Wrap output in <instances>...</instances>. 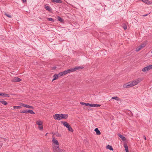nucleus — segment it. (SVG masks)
Segmentation results:
<instances>
[{"label":"nucleus","instance_id":"f257e3e1","mask_svg":"<svg viewBox=\"0 0 152 152\" xmlns=\"http://www.w3.org/2000/svg\"><path fill=\"white\" fill-rule=\"evenodd\" d=\"M142 78H139L132 81L127 83L124 84L123 87L124 88H129L132 87L137 84H138L140 82L143 80Z\"/></svg>","mask_w":152,"mask_h":152},{"label":"nucleus","instance_id":"f03ea898","mask_svg":"<svg viewBox=\"0 0 152 152\" xmlns=\"http://www.w3.org/2000/svg\"><path fill=\"white\" fill-rule=\"evenodd\" d=\"M52 142L53 149H57L59 146V143L58 140L53 137Z\"/></svg>","mask_w":152,"mask_h":152},{"label":"nucleus","instance_id":"7ed1b4c3","mask_svg":"<svg viewBox=\"0 0 152 152\" xmlns=\"http://www.w3.org/2000/svg\"><path fill=\"white\" fill-rule=\"evenodd\" d=\"M63 125L65 127H66L67 128H68V130L69 131H71L72 132H73V130L71 128V127L70 126L69 124L68 123L66 122H64L63 123Z\"/></svg>","mask_w":152,"mask_h":152},{"label":"nucleus","instance_id":"20e7f679","mask_svg":"<svg viewBox=\"0 0 152 152\" xmlns=\"http://www.w3.org/2000/svg\"><path fill=\"white\" fill-rule=\"evenodd\" d=\"M151 69H152V66L151 65L144 68L142 70L143 72H146Z\"/></svg>","mask_w":152,"mask_h":152},{"label":"nucleus","instance_id":"39448f33","mask_svg":"<svg viewBox=\"0 0 152 152\" xmlns=\"http://www.w3.org/2000/svg\"><path fill=\"white\" fill-rule=\"evenodd\" d=\"M146 45V44L145 43H142V45L139 46L136 49V51H138L139 50H141L142 48L144 47L145 45Z\"/></svg>","mask_w":152,"mask_h":152},{"label":"nucleus","instance_id":"423d86ee","mask_svg":"<svg viewBox=\"0 0 152 152\" xmlns=\"http://www.w3.org/2000/svg\"><path fill=\"white\" fill-rule=\"evenodd\" d=\"M53 117L56 120H60L61 119V114H56L53 115Z\"/></svg>","mask_w":152,"mask_h":152},{"label":"nucleus","instance_id":"0eeeda50","mask_svg":"<svg viewBox=\"0 0 152 152\" xmlns=\"http://www.w3.org/2000/svg\"><path fill=\"white\" fill-rule=\"evenodd\" d=\"M83 66H77L74 68H72V72H74L75 71H76L77 70L82 69H83Z\"/></svg>","mask_w":152,"mask_h":152},{"label":"nucleus","instance_id":"6e6552de","mask_svg":"<svg viewBox=\"0 0 152 152\" xmlns=\"http://www.w3.org/2000/svg\"><path fill=\"white\" fill-rule=\"evenodd\" d=\"M53 150L54 152H65V151L62 150L60 149L59 147L57 148V149L54 148Z\"/></svg>","mask_w":152,"mask_h":152},{"label":"nucleus","instance_id":"1a4fd4ad","mask_svg":"<svg viewBox=\"0 0 152 152\" xmlns=\"http://www.w3.org/2000/svg\"><path fill=\"white\" fill-rule=\"evenodd\" d=\"M72 69H68L67 70H66L64 71V75L69 73L70 72H72Z\"/></svg>","mask_w":152,"mask_h":152},{"label":"nucleus","instance_id":"9d476101","mask_svg":"<svg viewBox=\"0 0 152 152\" xmlns=\"http://www.w3.org/2000/svg\"><path fill=\"white\" fill-rule=\"evenodd\" d=\"M21 80L18 77H15L12 80V81L14 82H19Z\"/></svg>","mask_w":152,"mask_h":152},{"label":"nucleus","instance_id":"9b49d317","mask_svg":"<svg viewBox=\"0 0 152 152\" xmlns=\"http://www.w3.org/2000/svg\"><path fill=\"white\" fill-rule=\"evenodd\" d=\"M142 1L145 4L149 5L152 3V2L148 0H142Z\"/></svg>","mask_w":152,"mask_h":152},{"label":"nucleus","instance_id":"f8f14e48","mask_svg":"<svg viewBox=\"0 0 152 152\" xmlns=\"http://www.w3.org/2000/svg\"><path fill=\"white\" fill-rule=\"evenodd\" d=\"M0 96H2L4 97L9 96V95L8 94L2 93H0Z\"/></svg>","mask_w":152,"mask_h":152},{"label":"nucleus","instance_id":"ddd939ff","mask_svg":"<svg viewBox=\"0 0 152 152\" xmlns=\"http://www.w3.org/2000/svg\"><path fill=\"white\" fill-rule=\"evenodd\" d=\"M61 119L63 118H66L68 117V115L67 114H61Z\"/></svg>","mask_w":152,"mask_h":152},{"label":"nucleus","instance_id":"4468645a","mask_svg":"<svg viewBox=\"0 0 152 152\" xmlns=\"http://www.w3.org/2000/svg\"><path fill=\"white\" fill-rule=\"evenodd\" d=\"M100 106V105L97 104H90V107H98Z\"/></svg>","mask_w":152,"mask_h":152},{"label":"nucleus","instance_id":"2eb2a0df","mask_svg":"<svg viewBox=\"0 0 152 152\" xmlns=\"http://www.w3.org/2000/svg\"><path fill=\"white\" fill-rule=\"evenodd\" d=\"M95 131L96 132V134L99 135L101 134V133L100 131L97 128H96L95 129Z\"/></svg>","mask_w":152,"mask_h":152},{"label":"nucleus","instance_id":"dca6fc26","mask_svg":"<svg viewBox=\"0 0 152 152\" xmlns=\"http://www.w3.org/2000/svg\"><path fill=\"white\" fill-rule=\"evenodd\" d=\"M36 123L38 126H40L42 125V122L40 120H39L36 121Z\"/></svg>","mask_w":152,"mask_h":152},{"label":"nucleus","instance_id":"f3484780","mask_svg":"<svg viewBox=\"0 0 152 152\" xmlns=\"http://www.w3.org/2000/svg\"><path fill=\"white\" fill-rule=\"evenodd\" d=\"M118 136L119 137L123 140H126V138L123 136L122 135L120 134H118Z\"/></svg>","mask_w":152,"mask_h":152},{"label":"nucleus","instance_id":"a211bd4d","mask_svg":"<svg viewBox=\"0 0 152 152\" xmlns=\"http://www.w3.org/2000/svg\"><path fill=\"white\" fill-rule=\"evenodd\" d=\"M53 2H56L58 3H61L62 1L61 0H51Z\"/></svg>","mask_w":152,"mask_h":152},{"label":"nucleus","instance_id":"6ab92c4d","mask_svg":"<svg viewBox=\"0 0 152 152\" xmlns=\"http://www.w3.org/2000/svg\"><path fill=\"white\" fill-rule=\"evenodd\" d=\"M106 148L107 149H109L110 150L113 151V149L112 146L109 145H107Z\"/></svg>","mask_w":152,"mask_h":152},{"label":"nucleus","instance_id":"aec40b11","mask_svg":"<svg viewBox=\"0 0 152 152\" xmlns=\"http://www.w3.org/2000/svg\"><path fill=\"white\" fill-rule=\"evenodd\" d=\"M58 76L57 75L55 74L53 76V78L52 80V81H53L55 80H56V79H57L58 77Z\"/></svg>","mask_w":152,"mask_h":152},{"label":"nucleus","instance_id":"412c9836","mask_svg":"<svg viewBox=\"0 0 152 152\" xmlns=\"http://www.w3.org/2000/svg\"><path fill=\"white\" fill-rule=\"evenodd\" d=\"M45 8L46 10H48L49 11H50L51 10V8L50 7L47 6H45Z\"/></svg>","mask_w":152,"mask_h":152},{"label":"nucleus","instance_id":"4be33fe9","mask_svg":"<svg viewBox=\"0 0 152 152\" xmlns=\"http://www.w3.org/2000/svg\"><path fill=\"white\" fill-rule=\"evenodd\" d=\"M0 102H1L3 104L6 105H7L8 104L7 102L3 100L0 101Z\"/></svg>","mask_w":152,"mask_h":152},{"label":"nucleus","instance_id":"5701e85b","mask_svg":"<svg viewBox=\"0 0 152 152\" xmlns=\"http://www.w3.org/2000/svg\"><path fill=\"white\" fill-rule=\"evenodd\" d=\"M28 113H30L31 114H35V113H34L33 110H28Z\"/></svg>","mask_w":152,"mask_h":152},{"label":"nucleus","instance_id":"b1692460","mask_svg":"<svg viewBox=\"0 0 152 152\" xmlns=\"http://www.w3.org/2000/svg\"><path fill=\"white\" fill-rule=\"evenodd\" d=\"M111 99H115L117 101H118L120 100L119 98L117 96L114 97H112L111 98Z\"/></svg>","mask_w":152,"mask_h":152},{"label":"nucleus","instance_id":"393cba45","mask_svg":"<svg viewBox=\"0 0 152 152\" xmlns=\"http://www.w3.org/2000/svg\"><path fill=\"white\" fill-rule=\"evenodd\" d=\"M26 107L28 108H31L32 109H34V107L32 106H30L27 104L26 105Z\"/></svg>","mask_w":152,"mask_h":152},{"label":"nucleus","instance_id":"a878e982","mask_svg":"<svg viewBox=\"0 0 152 152\" xmlns=\"http://www.w3.org/2000/svg\"><path fill=\"white\" fill-rule=\"evenodd\" d=\"M21 113H28V111L25 110H23L22 111L20 112Z\"/></svg>","mask_w":152,"mask_h":152},{"label":"nucleus","instance_id":"bb28decb","mask_svg":"<svg viewBox=\"0 0 152 152\" xmlns=\"http://www.w3.org/2000/svg\"><path fill=\"white\" fill-rule=\"evenodd\" d=\"M21 107L20 106H14L13 108L14 109H16L20 108Z\"/></svg>","mask_w":152,"mask_h":152},{"label":"nucleus","instance_id":"cd10ccee","mask_svg":"<svg viewBox=\"0 0 152 152\" xmlns=\"http://www.w3.org/2000/svg\"><path fill=\"white\" fill-rule=\"evenodd\" d=\"M38 128L40 130H43V126L42 125L39 126Z\"/></svg>","mask_w":152,"mask_h":152},{"label":"nucleus","instance_id":"c85d7f7f","mask_svg":"<svg viewBox=\"0 0 152 152\" xmlns=\"http://www.w3.org/2000/svg\"><path fill=\"white\" fill-rule=\"evenodd\" d=\"M124 148H125V150H128V146L126 144H124Z\"/></svg>","mask_w":152,"mask_h":152},{"label":"nucleus","instance_id":"c756f323","mask_svg":"<svg viewBox=\"0 0 152 152\" xmlns=\"http://www.w3.org/2000/svg\"><path fill=\"white\" fill-rule=\"evenodd\" d=\"M64 72L60 73L58 75H57L58 76H61L63 75H64Z\"/></svg>","mask_w":152,"mask_h":152},{"label":"nucleus","instance_id":"7c9ffc66","mask_svg":"<svg viewBox=\"0 0 152 152\" xmlns=\"http://www.w3.org/2000/svg\"><path fill=\"white\" fill-rule=\"evenodd\" d=\"M5 14V15L6 16H7V17H9V18H11V15H9V14H7V13H5V14Z\"/></svg>","mask_w":152,"mask_h":152},{"label":"nucleus","instance_id":"2f4dec72","mask_svg":"<svg viewBox=\"0 0 152 152\" xmlns=\"http://www.w3.org/2000/svg\"><path fill=\"white\" fill-rule=\"evenodd\" d=\"M58 20L59 21H61V22H62L63 21V19L60 17H58Z\"/></svg>","mask_w":152,"mask_h":152},{"label":"nucleus","instance_id":"473e14b6","mask_svg":"<svg viewBox=\"0 0 152 152\" xmlns=\"http://www.w3.org/2000/svg\"><path fill=\"white\" fill-rule=\"evenodd\" d=\"M123 28L125 30H126L127 29V27L126 25H124L123 26Z\"/></svg>","mask_w":152,"mask_h":152},{"label":"nucleus","instance_id":"72a5a7b5","mask_svg":"<svg viewBox=\"0 0 152 152\" xmlns=\"http://www.w3.org/2000/svg\"><path fill=\"white\" fill-rule=\"evenodd\" d=\"M20 104L22 105V106H23L24 107H26V105H27V104H23L22 103H20Z\"/></svg>","mask_w":152,"mask_h":152},{"label":"nucleus","instance_id":"f704fd0d","mask_svg":"<svg viewBox=\"0 0 152 152\" xmlns=\"http://www.w3.org/2000/svg\"><path fill=\"white\" fill-rule=\"evenodd\" d=\"M48 20L49 21H53V19L52 18H48Z\"/></svg>","mask_w":152,"mask_h":152},{"label":"nucleus","instance_id":"c9c22d12","mask_svg":"<svg viewBox=\"0 0 152 152\" xmlns=\"http://www.w3.org/2000/svg\"><path fill=\"white\" fill-rule=\"evenodd\" d=\"M80 104H82L83 105H86V103L83 102H81L80 103Z\"/></svg>","mask_w":152,"mask_h":152},{"label":"nucleus","instance_id":"e433bc0d","mask_svg":"<svg viewBox=\"0 0 152 152\" xmlns=\"http://www.w3.org/2000/svg\"><path fill=\"white\" fill-rule=\"evenodd\" d=\"M86 106H89L90 107V104L88 103H86Z\"/></svg>","mask_w":152,"mask_h":152},{"label":"nucleus","instance_id":"4c0bfd02","mask_svg":"<svg viewBox=\"0 0 152 152\" xmlns=\"http://www.w3.org/2000/svg\"><path fill=\"white\" fill-rule=\"evenodd\" d=\"M52 69L53 70H55L56 69V67H55V66L53 67H52Z\"/></svg>","mask_w":152,"mask_h":152},{"label":"nucleus","instance_id":"58836bf2","mask_svg":"<svg viewBox=\"0 0 152 152\" xmlns=\"http://www.w3.org/2000/svg\"><path fill=\"white\" fill-rule=\"evenodd\" d=\"M143 137L144 138V139H145V140H146V137H145V136L144 135L143 136Z\"/></svg>","mask_w":152,"mask_h":152},{"label":"nucleus","instance_id":"ea45409f","mask_svg":"<svg viewBox=\"0 0 152 152\" xmlns=\"http://www.w3.org/2000/svg\"><path fill=\"white\" fill-rule=\"evenodd\" d=\"M23 2H25L26 1V0H22Z\"/></svg>","mask_w":152,"mask_h":152},{"label":"nucleus","instance_id":"a19ab883","mask_svg":"<svg viewBox=\"0 0 152 152\" xmlns=\"http://www.w3.org/2000/svg\"><path fill=\"white\" fill-rule=\"evenodd\" d=\"M126 152H129L128 150H126Z\"/></svg>","mask_w":152,"mask_h":152},{"label":"nucleus","instance_id":"79ce46f5","mask_svg":"<svg viewBox=\"0 0 152 152\" xmlns=\"http://www.w3.org/2000/svg\"><path fill=\"white\" fill-rule=\"evenodd\" d=\"M148 14H146V15H143V16H146Z\"/></svg>","mask_w":152,"mask_h":152},{"label":"nucleus","instance_id":"37998d69","mask_svg":"<svg viewBox=\"0 0 152 152\" xmlns=\"http://www.w3.org/2000/svg\"><path fill=\"white\" fill-rule=\"evenodd\" d=\"M151 53H152V50L151 51Z\"/></svg>","mask_w":152,"mask_h":152},{"label":"nucleus","instance_id":"c03bdc74","mask_svg":"<svg viewBox=\"0 0 152 152\" xmlns=\"http://www.w3.org/2000/svg\"><path fill=\"white\" fill-rule=\"evenodd\" d=\"M47 134V133L46 134V136Z\"/></svg>","mask_w":152,"mask_h":152},{"label":"nucleus","instance_id":"a18cd8bd","mask_svg":"<svg viewBox=\"0 0 152 152\" xmlns=\"http://www.w3.org/2000/svg\"><path fill=\"white\" fill-rule=\"evenodd\" d=\"M151 65L152 66V65Z\"/></svg>","mask_w":152,"mask_h":152}]
</instances>
